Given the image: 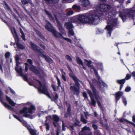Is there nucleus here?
Returning a JSON list of instances; mask_svg holds the SVG:
<instances>
[{"label":"nucleus","mask_w":135,"mask_h":135,"mask_svg":"<svg viewBox=\"0 0 135 135\" xmlns=\"http://www.w3.org/2000/svg\"><path fill=\"white\" fill-rule=\"evenodd\" d=\"M99 8L100 10H92L88 13L79 15L77 19L78 23L97 25L100 21V17L103 15V12L107 11L111 7L109 5L103 3L100 5Z\"/></svg>","instance_id":"f257e3e1"},{"label":"nucleus","mask_w":135,"mask_h":135,"mask_svg":"<svg viewBox=\"0 0 135 135\" xmlns=\"http://www.w3.org/2000/svg\"><path fill=\"white\" fill-rule=\"evenodd\" d=\"M116 14L115 10H112L109 12L108 14L106 15L105 18V19L107 20L108 24V25L105 27V29L107 30L108 32V33L110 36H111L113 28L117 26V18L115 19L112 18L113 17H115Z\"/></svg>","instance_id":"f03ea898"},{"label":"nucleus","mask_w":135,"mask_h":135,"mask_svg":"<svg viewBox=\"0 0 135 135\" xmlns=\"http://www.w3.org/2000/svg\"><path fill=\"white\" fill-rule=\"evenodd\" d=\"M36 80L38 81L40 85V86L38 87V91L40 93L46 95L52 101H54L56 103L57 102V99H58V95L56 93H55V96L54 97H51L50 96L49 93L48 91L47 88L45 84H42L41 82L38 80L36 79Z\"/></svg>","instance_id":"7ed1b4c3"},{"label":"nucleus","mask_w":135,"mask_h":135,"mask_svg":"<svg viewBox=\"0 0 135 135\" xmlns=\"http://www.w3.org/2000/svg\"><path fill=\"white\" fill-rule=\"evenodd\" d=\"M35 108L34 106L31 105L30 108L26 107H24L23 109L20 110L19 113L20 114H23V116L26 118H28L31 119L33 118V116L30 114H28V113L31 114L34 113L35 111Z\"/></svg>","instance_id":"20e7f679"},{"label":"nucleus","mask_w":135,"mask_h":135,"mask_svg":"<svg viewBox=\"0 0 135 135\" xmlns=\"http://www.w3.org/2000/svg\"><path fill=\"white\" fill-rule=\"evenodd\" d=\"M119 17L122 19L123 22L126 21L127 16L129 18H133L135 16V9H129L127 12L119 11L118 12Z\"/></svg>","instance_id":"39448f33"},{"label":"nucleus","mask_w":135,"mask_h":135,"mask_svg":"<svg viewBox=\"0 0 135 135\" xmlns=\"http://www.w3.org/2000/svg\"><path fill=\"white\" fill-rule=\"evenodd\" d=\"M45 27L48 31L51 32L56 38L62 37V35L60 33H59L55 30L53 28V26L49 22H48L46 24L45 26Z\"/></svg>","instance_id":"423d86ee"},{"label":"nucleus","mask_w":135,"mask_h":135,"mask_svg":"<svg viewBox=\"0 0 135 135\" xmlns=\"http://www.w3.org/2000/svg\"><path fill=\"white\" fill-rule=\"evenodd\" d=\"M30 43L31 47V49L39 53H40L39 55L41 57L44 58L43 55H46L44 54V51L37 45L34 44L32 41L30 42Z\"/></svg>","instance_id":"0eeeda50"},{"label":"nucleus","mask_w":135,"mask_h":135,"mask_svg":"<svg viewBox=\"0 0 135 135\" xmlns=\"http://www.w3.org/2000/svg\"><path fill=\"white\" fill-rule=\"evenodd\" d=\"M90 69H93L95 75L97 76V79L99 83V87L100 88H102V86H103V88L107 86V84L103 80H100V77L98 75V73L97 70L94 68L93 65L91 66Z\"/></svg>","instance_id":"6e6552de"},{"label":"nucleus","mask_w":135,"mask_h":135,"mask_svg":"<svg viewBox=\"0 0 135 135\" xmlns=\"http://www.w3.org/2000/svg\"><path fill=\"white\" fill-rule=\"evenodd\" d=\"M27 62L30 65H32L30 67V70L36 74H39L40 73L39 70L37 69L36 66L33 65V61L31 59H29L27 60Z\"/></svg>","instance_id":"1a4fd4ad"},{"label":"nucleus","mask_w":135,"mask_h":135,"mask_svg":"<svg viewBox=\"0 0 135 135\" xmlns=\"http://www.w3.org/2000/svg\"><path fill=\"white\" fill-rule=\"evenodd\" d=\"M69 75L70 77L72 78L74 81L75 85L76 86L79 87L80 86V84L79 83V81H80L79 79L76 76H75L73 72L69 73Z\"/></svg>","instance_id":"9d476101"},{"label":"nucleus","mask_w":135,"mask_h":135,"mask_svg":"<svg viewBox=\"0 0 135 135\" xmlns=\"http://www.w3.org/2000/svg\"><path fill=\"white\" fill-rule=\"evenodd\" d=\"M90 88L91 89L93 94L94 96L95 99L100 98L99 95V91L97 90L95 87L94 85L92 83L90 84Z\"/></svg>","instance_id":"9b49d317"},{"label":"nucleus","mask_w":135,"mask_h":135,"mask_svg":"<svg viewBox=\"0 0 135 135\" xmlns=\"http://www.w3.org/2000/svg\"><path fill=\"white\" fill-rule=\"evenodd\" d=\"M76 87L75 86H71L70 87V89L73 91L74 95L78 96L80 93V89L79 86Z\"/></svg>","instance_id":"f8f14e48"},{"label":"nucleus","mask_w":135,"mask_h":135,"mask_svg":"<svg viewBox=\"0 0 135 135\" xmlns=\"http://www.w3.org/2000/svg\"><path fill=\"white\" fill-rule=\"evenodd\" d=\"M87 93L89 95L91 100V104L95 105L96 104V102L94 99V97L91 91L89 89L86 90Z\"/></svg>","instance_id":"ddd939ff"},{"label":"nucleus","mask_w":135,"mask_h":135,"mask_svg":"<svg viewBox=\"0 0 135 135\" xmlns=\"http://www.w3.org/2000/svg\"><path fill=\"white\" fill-rule=\"evenodd\" d=\"M3 93L2 91L0 89V100L2 104L4 105V107L7 108L10 110V109H12V108L10 105L6 103L3 102L2 100V97Z\"/></svg>","instance_id":"4468645a"},{"label":"nucleus","mask_w":135,"mask_h":135,"mask_svg":"<svg viewBox=\"0 0 135 135\" xmlns=\"http://www.w3.org/2000/svg\"><path fill=\"white\" fill-rule=\"evenodd\" d=\"M69 106L68 107L66 113H65L64 115V117L65 118H67L68 117H70L71 115V106L70 104L69 103Z\"/></svg>","instance_id":"2eb2a0df"},{"label":"nucleus","mask_w":135,"mask_h":135,"mask_svg":"<svg viewBox=\"0 0 135 135\" xmlns=\"http://www.w3.org/2000/svg\"><path fill=\"white\" fill-rule=\"evenodd\" d=\"M55 19L59 31L62 33H64L65 31L64 28L62 27L60 22L59 21L57 18H56Z\"/></svg>","instance_id":"dca6fc26"},{"label":"nucleus","mask_w":135,"mask_h":135,"mask_svg":"<svg viewBox=\"0 0 135 135\" xmlns=\"http://www.w3.org/2000/svg\"><path fill=\"white\" fill-rule=\"evenodd\" d=\"M123 94L122 91H119L117 92L115 94V98L116 102L117 103L118 101L120 98L122 96Z\"/></svg>","instance_id":"f3484780"},{"label":"nucleus","mask_w":135,"mask_h":135,"mask_svg":"<svg viewBox=\"0 0 135 135\" xmlns=\"http://www.w3.org/2000/svg\"><path fill=\"white\" fill-rule=\"evenodd\" d=\"M80 4L83 7H86L89 6L90 2L89 0H80Z\"/></svg>","instance_id":"a211bd4d"},{"label":"nucleus","mask_w":135,"mask_h":135,"mask_svg":"<svg viewBox=\"0 0 135 135\" xmlns=\"http://www.w3.org/2000/svg\"><path fill=\"white\" fill-rule=\"evenodd\" d=\"M52 119L54 121V122H53V124L54 127H56L57 126L55 122H58L60 120L59 118L56 115H53L52 116Z\"/></svg>","instance_id":"6ab92c4d"},{"label":"nucleus","mask_w":135,"mask_h":135,"mask_svg":"<svg viewBox=\"0 0 135 135\" xmlns=\"http://www.w3.org/2000/svg\"><path fill=\"white\" fill-rule=\"evenodd\" d=\"M64 27L67 29L70 30L74 28L71 22H67L65 23L64 25Z\"/></svg>","instance_id":"aec40b11"},{"label":"nucleus","mask_w":135,"mask_h":135,"mask_svg":"<svg viewBox=\"0 0 135 135\" xmlns=\"http://www.w3.org/2000/svg\"><path fill=\"white\" fill-rule=\"evenodd\" d=\"M7 100L9 104L12 106H14L15 105V103L10 99V98L8 97L7 95L6 96Z\"/></svg>","instance_id":"412c9836"},{"label":"nucleus","mask_w":135,"mask_h":135,"mask_svg":"<svg viewBox=\"0 0 135 135\" xmlns=\"http://www.w3.org/2000/svg\"><path fill=\"white\" fill-rule=\"evenodd\" d=\"M44 11L46 14L48 15L49 18L50 19L52 20H54V17L52 16L50 12L49 11H47L46 9H45Z\"/></svg>","instance_id":"4be33fe9"},{"label":"nucleus","mask_w":135,"mask_h":135,"mask_svg":"<svg viewBox=\"0 0 135 135\" xmlns=\"http://www.w3.org/2000/svg\"><path fill=\"white\" fill-rule=\"evenodd\" d=\"M92 133L91 132H86L85 131L82 130H81L79 133V135H92Z\"/></svg>","instance_id":"5701e85b"},{"label":"nucleus","mask_w":135,"mask_h":135,"mask_svg":"<svg viewBox=\"0 0 135 135\" xmlns=\"http://www.w3.org/2000/svg\"><path fill=\"white\" fill-rule=\"evenodd\" d=\"M28 129L31 135H36L37 131L36 130L32 129L31 127Z\"/></svg>","instance_id":"b1692460"},{"label":"nucleus","mask_w":135,"mask_h":135,"mask_svg":"<svg viewBox=\"0 0 135 135\" xmlns=\"http://www.w3.org/2000/svg\"><path fill=\"white\" fill-rule=\"evenodd\" d=\"M44 58H45V60L46 61L49 62V63H51L52 61V60L50 57L46 55H43Z\"/></svg>","instance_id":"393cba45"},{"label":"nucleus","mask_w":135,"mask_h":135,"mask_svg":"<svg viewBox=\"0 0 135 135\" xmlns=\"http://www.w3.org/2000/svg\"><path fill=\"white\" fill-rule=\"evenodd\" d=\"M2 3H3L2 4L4 6V7L5 8L7 9L8 11H11V9L9 7L8 4L5 1H3Z\"/></svg>","instance_id":"a878e982"},{"label":"nucleus","mask_w":135,"mask_h":135,"mask_svg":"<svg viewBox=\"0 0 135 135\" xmlns=\"http://www.w3.org/2000/svg\"><path fill=\"white\" fill-rule=\"evenodd\" d=\"M23 125L26 127L27 129H29L31 127L30 126L27 124L26 121L24 120H22L21 122Z\"/></svg>","instance_id":"bb28decb"},{"label":"nucleus","mask_w":135,"mask_h":135,"mask_svg":"<svg viewBox=\"0 0 135 135\" xmlns=\"http://www.w3.org/2000/svg\"><path fill=\"white\" fill-rule=\"evenodd\" d=\"M16 45L18 49L23 50L25 49V46L23 45L20 43H16Z\"/></svg>","instance_id":"cd10ccee"},{"label":"nucleus","mask_w":135,"mask_h":135,"mask_svg":"<svg viewBox=\"0 0 135 135\" xmlns=\"http://www.w3.org/2000/svg\"><path fill=\"white\" fill-rule=\"evenodd\" d=\"M125 79H123L121 80H118L116 81V82L120 85H123L125 82Z\"/></svg>","instance_id":"c85d7f7f"},{"label":"nucleus","mask_w":135,"mask_h":135,"mask_svg":"<svg viewBox=\"0 0 135 135\" xmlns=\"http://www.w3.org/2000/svg\"><path fill=\"white\" fill-rule=\"evenodd\" d=\"M15 70L21 76H22V75L24 74H23L22 69L21 68H20L19 69H18L17 68H15Z\"/></svg>","instance_id":"c756f323"},{"label":"nucleus","mask_w":135,"mask_h":135,"mask_svg":"<svg viewBox=\"0 0 135 135\" xmlns=\"http://www.w3.org/2000/svg\"><path fill=\"white\" fill-rule=\"evenodd\" d=\"M76 59L77 62L78 64H80L82 66L84 64L83 62L79 57H77Z\"/></svg>","instance_id":"7c9ffc66"},{"label":"nucleus","mask_w":135,"mask_h":135,"mask_svg":"<svg viewBox=\"0 0 135 135\" xmlns=\"http://www.w3.org/2000/svg\"><path fill=\"white\" fill-rule=\"evenodd\" d=\"M44 1L46 3L49 4H52L56 3V1L55 0H44Z\"/></svg>","instance_id":"2f4dec72"},{"label":"nucleus","mask_w":135,"mask_h":135,"mask_svg":"<svg viewBox=\"0 0 135 135\" xmlns=\"http://www.w3.org/2000/svg\"><path fill=\"white\" fill-rule=\"evenodd\" d=\"M81 121L83 123L86 124L87 123V120L83 116H81Z\"/></svg>","instance_id":"473e14b6"},{"label":"nucleus","mask_w":135,"mask_h":135,"mask_svg":"<svg viewBox=\"0 0 135 135\" xmlns=\"http://www.w3.org/2000/svg\"><path fill=\"white\" fill-rule=\"evenodd\" d=\"M47 120H46L45 122L44 125L46 126V131H48L50 129V125L49 123L47 122Z\"/></svg>","instance_id":"72a5a7b5"},{"label":"nucleus","mask_w":135,"mask_h":135,"mask_svg":"<svg viewBox=\"0 0 135 135\" xmlns=\"http://www.w3.org/2000/svg\"><path fill=\"white\" fill-rule=\"evenodd\" d=\"M99 98H97V99H95L97 101V104H98V105L99 107L100 108L101 110H103V107L101 104L100 102V101H99Z\"/></svg>","instance_id":"f704fd0d"},{"label":"nucleus","mask_w":135,"mask_h":135,"mask_svg":"<svg viewBox=\"0 0 135 135\" xmlns=\"http://www.w3.org/2000/svg\"><path fill=\"white\" fill-rule=\"evenodd\" d=\"M82 130L85 131H86V132H89V133H90L89 131H88V130H90L89 127H88L85 126L82 129Z\"/></svg>","instance_id":"c9c22d12"},{"label":"nucleus","mask_w":135,"mask_h":135,"mask_svg":"<svg viewBox=\"0 0 135 135\" xmlns=\"http://www.w3.org/2000/svg\"><path fill=\"white\" fill-rule=\"evenodd\" d=\"M85 61L87 62V65L88 67H90L91 65V61L90 60L88 61L86 59H85Z\"/></svg>","instance_id":"e433bc0d"},{"label":"nucleus","mask_w":135,"mask_h":135,"mask_svg":"<svg viewBox=\"0 0 135 135\" xmlns=\"http://www.w3.org/2000/svg\"><path fill=\"white\" fill-rule=\"evenodd\" d=\"M69 34L71 36H73L74 33L72 29L69 30Z\"/></svg>","instance_id":"4c0bfd02"},{"label":"nucleus","mask_w":135,"mask_h":135,"mask_svg":"<svg viewBox=\"0 0 135 135\" xmlns=\"http://www.w3.org/2000/svg\"><path fill=\"white\" fill-rule=\"evenodd\" d=\"M66 58L68 60H69V61L70 62H72V59L71 57L68 55H67L65 56Z\"/></svg>","instance_id":"58836bf2"},{"label":"nucleus","mask_w":135,"mask_h":135,"mask_svg":"<svg viewBox=\"0 0 135 135\" xmlns=\"http://www.w3.org/2000/svg\"><path fill=\"white\" fill-rule=\"evenodd\" d=\"M24 64L25 65V70L26 72H27L28 70V67L29 66V64L27 63H25Z\"/></svg>","instance_id":"ea45409f"},{"label":"nucleus","mask_w":135,"mask_h":135,"mask_svg":"<svg viewBox=\"0 0 135 135\" xmlns=\"http://www.w3.org/2000/svg\"><path fill=\"white\" fill-rule=\"evenodd\" d=\"M76 122H75L74 124H73V125L74 126H79V124L80 123V122L78 120H76Z\"/></svg>","instance_id":"a19ab883"},{"label":"nucleus","mask_w":135,"mask_h":135,"mask_svg":"<svg viewBox=\"0 0 135 135\" xmlns=\"http://www.w3.org/2000/svg\"><path fill=\"white\" fill-rule=\"evenodd\" d=\"M15 41H16V43H19V38L18 36L17 35L15 36Z\"/></svg>","instance_id":"79ce46f5"},{"label":"nucleus","mask_w":135,"mask_h":135,"mask_svg":"<svg viewBox=\"0 0 135 135\" xmlns=\"http://www.w3.org/2000/svg\"><path fill=\"white\" fill-rule=\"evenodd\" d=\"M122 101L123 103L126 106L127 104V101L125 98L123 97L122 98Z\"/></svg>","instance_id":"37998d69"},{"label":"nucleus","mask_w":135,"mask_h":135,"mask_svg":"<svg viewBox=\"0 0 135 135\" xmlns=\"http://www.w3.org/2000/svg\"><path fill=\"white\" fill-rule=\"evenodd\" d=\"M14 18L16 19V20H17V22H18L19 24L21 26V23L20 22V20H19V19H18L17 17L16 16V15H14Z\"/></svg>","instance_id":"c03bdc74"},{"label":"nucleus","mask_w":135,"mask_h":135,"mask_svg":"<svg viewBox=\"0 0 135 135\" xmlns=\"http://www.w3.org/2000/svg\"><path fill=\"white\" fill-rule=\"evenodd\" d=\"M34 31L36 32L37 34L39 36L40 35H41V33L38 30H37L36 28H34Z\"/></svg>","instance_id":"a18cd8bd"},{"label":"nucleus","mask_w":135,"mask_h":135,"mask_svg":"<svg viewBox=\"0 0 135 135\" xmlns=\"http://www.w3.org/2000/svg\"><path fill=\"white\" fill-rule=\"evenodd\" d=\"M10 53L8 52H7L5 53L4 56L6 58H8L10 56Z\"/></svg>","instance_id":"49530a36"},{"label":"nucleus","mask_w":135,"mask_h":135,"mask_svg":"<svg viewBox=\"0 0 135 135\" xmlns=\"http://www.w3.org/2000/svg\"><path fill=\"white\" fill-rule=\"evenodd\" d=\"M66 124L64 123L63 121L62 122V130L63 131H65L66 130V128L65 127H66Z\"/></svg>","instance_id":"de8ad7c7"},{"label":"nucleus","mask_w":135,"mask_h":135,"mask_svg":"<svg viewBox=\"0 0 135 135\" xmlns=\"http://www.w3.org/2000/svg\"><path fill=\"white\" fill-rule=\"evenodd\" d=\"M119 121L121 122H127L128 121V120L126 119H124L123 118H121L120 119H119Z\"/></svg>","instance_id":"09e8293b"},{"label":"nucleus","mask_w":135,"mask_h":135,"mask_svg":"<svg viewBox=\"0 0 135 135\" xmlns=\"http://www.w3.org/2000/svg\"><path fill=\"white\" fill-rule=\"evenodd\" d=\"M131 90V88L130 87L128 86H127L125 89V91L127 92H129Z\"/></svg>","instance_id":"8fccbe9b"},{"label":"nucleus","mask_w":135,"mask_h":135,"mask_svg":"<svg viewBox=\"0 0 135 135\" xmlns=\"http://www.w3.org/2000/svg\"><path fill=\"white\" fill-rule=\"evenodd\" d=\"M21 76L24 79V80L25 81H28V79L27 76L25 75L24 74H23V75Z\"/></svg>","instance_id":"3c124183"},{"label":"nucleus","mask_w":135,"mask_h":135,"mask_svg":"<svg viewBox=\"0 0 135 135\" xmlns=\"http://www.w3.org/2000/svg\"><path fill=\"white\" fill-rule=\"evenodd\" d=\"M131 75L129 74H126V76L125 78L124 79H125V80H127L130 79L131 78Z\"/></svg>","instance_id":"603ef678"},{"label":"nucleus","mask_w":135,"mask_h":135,"mask_svg":"<svg viewBox=\"0 0 135 135\" xmlns=\"http://www.w3.org/2000/svg\"><path fill=\"white\" fill-rule=\"evenodd\" d=\"M93 128L95 130H97L98 128V126L97 125L95 124H93L92 125Z\"/></svg>","instance_id":"864d4df0"},{"label":"nucleus","mask_w":135,"mask_h":135,"mask_svg":"<svg viewBox=\"0 0 135 135\" xmlns=\"http://www.w3.org/2000/svg\"><path fill=\"white\" fill-rule=\"evenodd\" d=\"M74 13V12L73 11H70L67 13V15H70L73 14Z\"/></svg>","instance_id":"5fc2aeb1"},{"label":"nucleus","mask_w":135,"mask_h":135,"mask_svg":"<svg viewBox=\"0 0 135 135\" xmlns=\"http://www.w3.org/2000/svg\"><path fill=\"white\" fill-rule=\"evenodd\" d=\"M22 4H26L28 3V1L26 0H22L21 1Z\"/></svg>","instance_id":"6e6d98bb"},{"label":"nucleus","mask_w":135,"mask_h":135,"mask_svg":"<svg viewBox=\"0 0 135 135\" xmlns=\"http://www.w3.org/2000/svg\"><path fill=\"white\" fill-rule=\"evenodd\" d=\"M83 97L86 99L88 98V96L86 93L85 92H84L83 93Z\"/></svg>","instance_id":"4d7b16f0"},{"label":"nucleus","mask_w":135,"mask_h":135,"mask_svg":"<svg viewBox=\"0 0 135 135\" xmlns=\"http://www.w3.org/2000/svg\"><path fill=\"white\" fill-rule=\"evenodd\" d=\"M94 134L96 135L97 134H101L99 130H96L94 132Z\"/></svg>","instance_id":"13d9d810"},{"label":"nucleus","mask_w":135,"mask_h":135,"mask_svg":"<svg viewBox=\"0 0 135 135\" xmlns=\"http://www.w3.org/2000/svg\"><path fill=\"white\" fill-rule=\"evenodd\" d=\"M39 46L44 50H45V47L41 43L39 44Z\"/></svg>","instance_id":"bf43d9fd"},{"label":"nucleus","mask_w":135,"mask_h":135,"mask_svg":"<svg viewBox=\"0 0 135 135\" xmlns=\"http://www.w3.org/2000/svg\"><path fill=\"white\" fill-rule=\"evenodd\" d=\"M85 117L86 119H87L88 118V116H89V114H88V112H86L84 113Z\"/></svg>","instance_id":"052dcab7"},{"label":"nucleus","mask_w":135,"mask_h":135,"mask_svg":"<svg viewBox=\"0 0 135 135\" xmlns=\"http://www.w3.org/2000/svg\"><path fill=\"white\" fill-rule=\"evenodd\" d=\"M21 35V37L22 38L23 40L25 41L26 40V39L25 38V34L23 33Z\"/></svg>","instance_id":"680f3d73"},{"label":"nucleus","mask_w":135,"mask_h":135,"mask_svg":"<svg viewBox=\"0 0 135 135\" xmlns=\"http://www.w3.org/2000/svg\"><path fill=\"white\" fill-rule=\"evenodd\" d=\"M63 74H62V78L64 81H66V77Z\"/></svg>","instance_id":"e2e57ef3"},{"label":"nucleus","mask_w":135,"mask_h":135,"mask_svg":"<svg viewBox=\"0 0 135 135\" xmlns=\"http://www.w3.org/2000/svg\"><path fill=\"white\" fill-rule=\"evenodd\" d=\"M51 87L52 88L53 90H54V91H56V88L54 85L52 84L51 85Z\"/></svg>","instance_id":"0e129e2a"},{"label":"nucleus","mask_w":135,"mask_h":135,"mask_svg":"<svg viewBox=\"0 0 135 135\" xmlns=\"http://www.w3.org/2000/svg\"><path fill=\"white\" fill-rule=\"evenodd\" d=\"M57 84H58V87L59 86L61 87V82H60V80H57Z\"/></svg>","instance_id":"69168bd1"},{"label":"nucleus","mask_w":135,"mask_h":135,"mask_svg":"<svg viewBox=\"0 0 135 135\" xmlns=\"http://www.w3.org/2000/svg\"><path fill=\"white\" fill-rule=\"evenodd\" d=\"M98 122V121L96 119H95L93 120L92 121V122H91V123H93V124H94L95 123H97V122Z\"/></svg>","instance_id":"338daca9"},{"label":"nucleus","mask_w":135,"mask_h":135,"mask_svg":"<svg viewBox=\"0 0 135 135\" xmlns=\"http://www.w3.org/2000/svg\"><path fill=\"white\" fill-rule=\"evenodd\" d=\"M67 68L68 69V70H69V71L71 72H72L73 71H72V69H71V68L70 67V66H69V65H68L67 66Z\"/></svg>","instance_id":"774afa93"}]
</instances>
